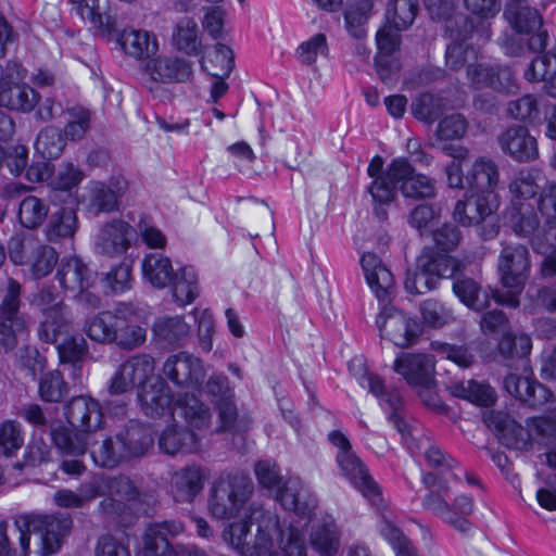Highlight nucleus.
Instances as JSON below:
<instances>
[{"instance_id": "obj_6", "label": "nucleus", "mask_w": 556, "mask_h": 556, "mask_svg": "<svg viewBox=\"0 0 556 556\" xmlns=\"http://www.w3.org/2000/svg\"><path fill=\"white\" fill-rule=\"evenodd\" d=\"M460 266L454 257L440 255L430 248L424 249L417 257L416 269L407 273L405 289L412 294L434 290L440 279L453 278Z\"/></svg>"}, {"instance_id": "obj_32", "label": "nucleus", "mask_w": 556, "mask_h": 556, "mask_svg": "<svg viewBox=\"0 0 556 556\" xmlns=\"http://www.w3.org/2000/svg\"><path fill=\"white\" fill-rule=\"evenodd\" d=\"M159 446L168 455L194 453L200 448V439L193 431L173 425L162 432Z\"/></svg>"}, {"instance_id": "obj_3", "label": "nucleus", "mask_w": 556, "mask_h": 556, "mask_svg": "<svg viewBox=\"0 0 556 556\" xmlns=\"http://www.w3.org/2000/svg\"><path fill=\"white\" fill-rule=\"evenodd\" d=\"M67 419L74 432L65 427L52 430V440L58 448L68 455H83L87 451L84 433L93 432L102 427L103 414L97 401L88 396L74 397L67 406Z\"/></svg>"}, {"instance_id": "obj_18", "label": "nucleus", "mask_w": 556, "mask_h": 556, "mask_svg": "<svg viewBox=\"0 0 556 556\" xmlns=\"http://www.w3.org/2000/svg\"><path fill=\"white\" fill-rule=\"evenodd\" d=\"M389 177L400 182V190L405 198L431 199L435 195V181L422 174L415 173L405 159H396L389 165Z\"/></svg>"}, {"instance_id": "obj_64", "label": "nucleus", "mask_w": 556, "mask_h": 556, "mask_svg": "<svg viewBox=\"0 0 556 556\" xmlns=\"http://www.w3.org/2000/svg\"><path fill=\"white\" fill-rule=\"evenodd\" d=\"M535 177L526 170L517 173L508 185L509 192L514 200H527L538 192Z\"/></svg>"}, {"instance_id": "obj_10", "label": "nucleus", "mask_w": 556, "mask_h": 556, "mask_svg": "<svg viewBox=\"0 0 556 556\" xmlns=\"http://www.w3.org/2000/svg\"><path fill=\"white\" fill-rule=\"evenodd\" d=\"M377 326L382 338L402 349L416 344L422 333V326L416 317L393 305L382 307L377 317Z\"/></svg>"}, {"instance_id": "obj_4", "label": "nucleus", "mask_w": 556, "mask_h": 556, "mask_svg": "<svg viewBox=\"0 0 556 556\" xmlns=\"http://www.w3.org/2000/svg\"><path fill=\"white\" fill-rule=\"evenodd\" d=\"M531 268L527 247L520 243H502L497 258V271L504 291H494L493 298L500 304L510 307L519 305Z\"/></svg>"}, {"instance_id": "obj_26", "label": "nucleus", "mask_w": 556, "mask_h": 556, "mask_svg": "<svg viewBox=\"0 0 556 556\" xmlns=\"http://www.w3.org/2000/svg\"><path fill=\"white\" fill-rule=\"evenodd\" d=\"M361 262L370 289L380 301H386L394 288L393 275L372 253H365Z\"/></svg>"}, {"instance_id": "obj_51", "label": "nucleus", "mask_w": 556, "mask_h": 556, "mask_svg": "<svg viewBox=\"0 0 556 556\" xmlns=\"http://www.w3.org/2000/svg\"><path fill=\"white\" fill-rule=\"evenodd\" d=\"M453 291L465 305L476 311H481L489 306V295L483 293L481 298V288L471 278L456 279L453 283Z\"/></svg>"}, {"instance_id": "obj_35", "label": "nucleus", "mask_w": 556, "mask_h": 556, "mask_svg": "<svg viewBox=\"0 0 556 556\" xmlns=\"http://www.w3.org/2000/svg\"><path fill=\"white\" fill-rule=\"evenodd\" d=\"M143 278L154 288L164 289L175 274L169 257L161 253L147 254L141 263Z\"/></svg>"}, {"instance_id": "obj_39", "label": "nucleus", "mask_w": 556, "mask_h": 556, "mask_svg": "<svg viewBox=\"0 0 556 556\" xmlns=\"http://www.w3.org/2000/svg\"><path fill=\"white\" fill-rule=\"evenodd\" d=\"M529 81H544V89L556 98V50L535 58L525 73Z\"/></svg>"}, {"instance_id": "obj_58", "label": "nucleus", "mask_w": 556, "mask_h": 556, "mask_svg": "<svg viewBox=\"0 0 556 556\" xmlns=\"http://www.w3.org/2000/svg\"><path fill=\"white\" fill-rule=\"evenodd\" d=\"M39 394L46 402H60L67 394V386L58 370L46 372L41 377Z\"/></svg>"}, {"instance_id": "obj_33", "label": "nucleus", "mask_w": 556, "mask_h": 556, "mask_svg": "<svg viewBox=\"0 0 556 556\" xmlns=\"http://www.w3.org/2000/svg\"><path fill=\"white\" fill-rule=\"evenodd\" d=\"M467 76L476 88L490 87L498 91H509L513 86V73L509 68L494 70L483 64L470 65Z\"/></svg>"}, {"instance_id": "obj_24", "label": "nucleus", "mask_w": 556, "mask_h": 556, "mask_svg": "<svg viewBox=\"0 0 556 556\" xmlns=\"http://www.w3.org/2000/svg\"><path fill=\"white\" fill-rule=\"evenodd\" d=\"M206 475L197 465L186 466L175 471L170 479V488L177 502L190 503L203 490Z\"/></svg>"}, {"instance_id": "obj_42", "label": "nucleus", "mask_w": 556, "mask_h": 556, "mask_svg": "<svg viewBox=\"0 0 556 556\" xmlns=\"http://www.w3.org/2000/svg\"><path fill=\"white\" fill-rule=\"evenodd\" d=\"M202 68L214 78L225 79L233 70V52L223 43H217L214 49L201 60Z\"/></svg>"}, {"instance_id": "obj_43", "label": "nucleus", "mask_w": 556, "mask_h": 556, "mask_svg": "<svg viewBox=\"0 0 556 556\" xmlns=\"http://www.w3.org/2000/svg\"><path fill=\"white\" fill-rule=\"evenodd\" d=\"M78 229L76 212L63 207L55 212L46 228L49 241L55 242L62 239L73 238Z\"/></svg>"}, {"instance_id": "obj_29", "label": "nucleus", "mask_w": 556, "mask_h": 556, "mask_svg": "<svg viewBox=\"0 0 556 556\" xmlns=\"http://www.w3.org/2000/svg\"><path fill=\"white\" fill-rule=\"evenodd\" d=\"M121 302L113 309L102 311L86 324V333L94 342L114 344L116 330L121 320Z\"/></svg>"}, {"instance_id": "obj_48", "label": "nucleus", "mask_w": 556, "mask_h": 556, "mask_svg": "<svg viewBox=\"0 0 556 556\" xmlns=\"http://www.w3.org/2000/svg\"><path fill=\"white\" fill-rule=\"evenodd\" d=\"M66 140L60 128L47 126L38 134L35 149L45 159H56L63 153Z\"/></svg>"}, {"instance_id": "obj_27", "label": "nucleus", "mask_w": 556, "mask_h": 556, "mask_svg": "<svg viewBox=\"0 0 556 556\" xmlns=\"http://www.w3.org/2000/svg\"><path fill=\"white\" fill-rule=\"evenodd\" d=\"M141 408L151 417L162 416L170 409L173 396L164 380L155 378L138 392Z\"/></svg>"}, {"instance_id": "obj_20", "label": "nucleus", "mask_w": 556, "mask_h": 556, "mask_svg": "<svg viewBox=\"0 0 556 556\" xmlns=\"http://www.w3.org/2000/svg\"><path fill=\"white\" fill-rule=\"evenodd\" d=\"M410 437L408 447L424 454L428 465L437 470V477L460 480L462 468L451 455L444 453L430 438L418 435L417 431L412 432Z\"/></svg>"}, {"instance_id": "obj_12", "label": "nucleus", "mask_w": 556, "mask_h": 556, "mask_svg": "<svg viewBox=\"0 0 556 556\" xmlns=\"http://www.w3.org/2000/svg\"><path fill=\"white\" fill-rule=\"evenodd\" d=\"M504 16L519 35L529 36L527 47L530 51H541L546 46L547 35L541 31L542 16L523 0H509Z\"/></svg>"}, {"instance_id": "obj_41", "label": "nucleus", "mask_w": 556, "mask_h": 556, "mask_svg": "<svg viewBox=\"0 0 556 556\" xmlns=\"http://www.w3.org/2000/svg\"><path fill=\"white\" fill-rule=\"evenodd\" d=\"M276 496L286 509L298 515H309L313 507L305 501V491L299 478H289L276 490Z\"/></svg>"}, {"instance_id": "obj_62", "label": "nucleus", "mask_w": 556, "mask_h": 556, "mask_svg": "<svg viewBox=\"0 0 556 556\" xmlns=\"http://www.w3.org/2000/svg\"><path fill=\"white\" fill-rule=\"evenodd\" d=\"M536 207L549 227H556V182L546 184L539 193Z\"/></svg>"}, {"instance_id": "obj_8", "label": "nucleus", "mask_w": 556, "mask_h": 556, "mask_svg": "<svg viewBox=\"0 0 556 556\" xmlns=\"http://www.w3.org/2000/svg\"><path fill=\"white\" fill-rule=\"evenodd\" d=\"M21 283L9 278L0 302V344L5 350H13L28 332L27 318L21 312Z\"/></svg>"}, {"instance_id": "obj_11", "label": "nucleus", "mask_w": 556, "mask_h": 556, "mask_svg": "<svg viewBox=\"0 0 556 556\" xmlns=\"http://www.w3.org/2000/svg\"><path fill=\"white\" fill-rule=\"evenodd\" d=\"M155 362L149 354H136L123 362L110 380V394H124L135 387L139 390L154 380Z\"/></svg>"}, {"instance_id": "obj_44", "label": "nucleus", "mask_w": 556, "mask_h": 556, "mask_svg": "<svg viewBox=\"0 0 556 556\" xmlns=\"http://www.w3.org/2000/svg\"><path fill=\"white\" fill-rule=\"evenodd\" d=\"M178 406L187 425L194 430H206L211 424V412L197 396L186 395L178 400Z\"/></svg>"}, {"instance_id": "obj_56", "label": "nucleus", "mask_w": 556, "mask_h": 556, "mask_svg": "<svg viewBox=\"0 0 556 556\" xmlns=\"http://www.w3.org/2000/svg\"><path fill=\"white\" fill-rule=\"evenodd\" d=\"M22 428L14 420H4L0 425V456L12 457L23 446Z\"/></svg>"}, {"instance_id": "obj_19", "label": "nucleus", "mask_w": 556, "mask_h": 556, "mask_svg": "<svg viewBox=\"0 0 556 556\" xmlns=\"http://www.w3.org/2000/svg\"><path fill=\"white\" fill-rule=\"evenodd\" d=\"M134 239L132 227L122 219L105 223L96 237V251L106 257L115 258L125 254Z\"/></svg>"}, {"instance_id": "obj_23", "label": "nucleus", "mask_w": 556, "mask_h": 556, "mask_svg": "<svg viewBox=\"0 0 556 556\" xmlns=\"http://www.w3.org/2000/svg\"><path fill=\"white\" fill-rule=\"evenodd\" d=\"M500 144L506 154L519 162L534 160L539 154L535 138L522 126L506 129L500 137Z\"/></svg>"}, {"instance_id": "obj_57", "label": "nucleus", "mask_w": 556, "mask_h": 556, "mask_svg": "<svg viewBox=\"0 0 556 556\" xmlns=\"http://www.w3.org/2000/svg\"><path fill=\"white\" fill-rule=\"evenodd\" d=\"M131 262L126 260L113 266L102 278L104 287L114 293L124 292L131 287Z\"/></svg>"}, {"instance_id": "obj_22", "label": "nucleus", "mask_w": 556, "mask_h": 556, "mask_svg": "<svg viewBox=\"0 0 556 556\" xmlns=\"http://www.w3.org/2000/svg\"><path fill=\"white\" fill-rule=\"evenodd\" d=\"M153 83H181L192 75V64L177 56L160 55L151 59L144 66Z\"/></svg>"}, {"instance_id": "obj_2", "label": "nucleus", "mask_w": 556, "mask_h": 556, "mask_svg": "<svg viewBox=\"0 0 556 556\" xmlns=\"http://www.w3.org/2000/svg\"><path fill=\"white\" fill-rule=\"evenodd\" d=\"M15 525L18 531V547L12 545L7 526L0 523V556H26L30 553L41 556L54 554L61 546L62 536L68 530L67 520H59L54 517H23Z\"/></svg>"}, {"instance_id": "obj_9", "label": "nucleus", "mask_w": 556, "mask_h": 556, "mask_svg": "<svg viewBox=\"0 0 556 556\" xmlns=\"http://www.w3.org/2000/svg\"><path fill=\"white\" fill-rule=\"evenodd\" d=\"M27 70L16 61L8 62L7 78L0 85V106L12 111L30 112L40 96L25 83Z\"/></svg>"}, {"instance_id": "obj_25", "label": "nucleus", "mask_w": 556, "mask_h": 556, "mask_svg": "<svg viewBox=\"0 0 556 556\" xmlns=\"http://www.w3.org/2000/svg\"><path fill=\"white\" fill-rule=\"evenodd\" d=\"M72 323L73 315L70 307L63 302H56L45 309L43 320L38 327V336L43 342L54 343L61 334L70 331Z\"/></svg>"}, {"instance_id": "obj_60", "label": "nucleus", "mask_w": 556, "mask_h": 556, "mask_svg": "<svg viewBox=\"0 0 556 556\" xmlns=\"http://www.w3.org/2000/svg\"><path fill=\"white\" fill-rule=\"evenodd\" d=\"M371 8L372 3L369 0H362L346 10V27L353 37L363 38L365 36L364 25L367 22Z\"/></svg>"}, {"instance_id": "obj_45", "label": "nucleus", "mask_w": 556, "mask_h": 556, "mask_svg": "<svg viewBox=\"0 0 556 556\" xmlns=\"http://www.w3.org/2000/svg\"><path fill=\"white\" fill-rule=\"evenodd\" d=\"M67 122L62 130L68 141L83 140L91 127V112L80 105H73L65 110Z\"/></svg>"}, {"instance_id": "obj_5", "label": "nucleus", "mask_w": 556, "mask_h": 556, "mask_svg": "<svg viewBox=\"0 0 556 556\" xmlns=\"http://www.w3.org/2000/svg\"><path fill=\"white\" fill-rule=\"evenodd\" d=\"M251 479L242 473L223 472L212 483L207 507L217 519L237 517L253 494Z\"/></svg>"}, {"instance_id": "obj_54", "label": "nucleus", "mask_w": 556, "mask_h": 556, "mask_svg": "<svg viewBox=\"0 0 556 556\" xmlns=\"http://www.w3.org/2000/svg\"><path fill=\"white\" fill-rule=\"evenodd\" d=\"M532 425L536 440L552 447L545 453V459L549 467L556 469V418L538 417Z\"/></svg>"}, {"instance_id": "obj_1", "label": "nucleus", "mask_w": 556, "mask_h": 556, "mask_svg": "<svg viewBox=\"0 0 556 556\" xmlns=\"http://www.w3.org/2000/svg\"><path fill=\"white\" fill-rule=\"evenodd\" d=\"M273 534L279 536V548L286 556H305V541L298 529L279 527L278 517L261 505L250 506L244 520L228 525L223 531L224 541L241 555L262 556L271 553Z\"/></svg>"}, {"instance_id": "obj_50", "label": "nucleus", "mask_w": 556, "mask_h": 556, "mask_svg": "<svg viewBox=\"0 0 556 556\" xmlns=\"http://www.w3.org/2000/svg\"><path fill=\"white\" fill-rule=\"evenodd\" d=\"M329 46L325 34L318 33L302 41L296 48L295 55L303 65H314L319 59H326Z\"/></svg>"}, {"instance_id": "obj_38", "label": "nucleus", "mask_w": 556, "mask_h": 556, "mask_svg": "<svg viewBox=\"0 0 556 556\" xmlns=\"http://www.w3.org/2000/svg\"><path fill=\"white\" fill-rule=\"evenodd\" d=\"M446 389L451 395L480 406H489L495 402L494 390L484 382L476 380L452 381Z\"/></svg>"}, {"instance_id": "obj_61", "label": "nucleus", "mask_w": 556, "mask_h": 556, "mask_svg": "<svg viewBox=\"0 0 556 556\" xmlns=\"http://www.w3.org/2000/svg\"><path fill=\"white\" fill-rule=\"evenodd\" d=\"M170 544L160 527H150L142 536L141 553L144 556H167Z\"/></svg>"}, {"instance_id": "obj_63", "label": "nucleus", "mask_w": 556, "mask_h": 556, "mask_svg": "<svg viewBox=\"0 0 556 556\" xmlns=\"http://www.w3.org/2000/svg\"><path fill=\"white\" fill-rule=\"evenodd\" d=\"M441 99L431 93L420 94L412 104L414 115L425 122H433L442 111Z\"/></svg>"}, {"instance_id": "obj_30", "label": "nucleus", "mask_w": 556, "mask_h": 556, "mask_svg": "<svg viewBox=\"0 0 556 556\" xmlns=\"http://www.w3.org/2000/svg\"><path fill=\"white\" fill-rule=\"evenodd\" d=\"M118 41L126 54L138 60L150 58L159 50L155 35L143 29L126 28Z\"/></svg>"}, {"instance_id": "obj_55", "label": "nucleus", "mask_w": 556, "mask_h": 556, "mask_svg": "<svg viewBox=\"0 0 556 556\" xmlns=\"http://www.w3.org/2000/svg\"><path fill=\"white\" fill-rule=\"evenodd\" d=\"M58 262L56 252L48 245L36 243L31 251L27 264L30 266V271L35 278H42L49 275Z\"/></svg>"}, {"instance_id": "obj_17", "label": "nucleus", "mask_w": 556, "mask_h": 556, "mask_svg": "<svg viewBox=\"0 0 556 556\" xmlns=\"http://www.w3.org/2000/svg\"><path fill=\"white\" fill-rule=\"evenodd\" d=\"M121 320L116 330L114 344L122 350L132 351L147 341L148 324L141 318L139 307L130 302H121Z\"/></svg>"}, {"instance_id": "obj_49", "label": "nucleus", "mask_w": 556, "mask_h": 556, "mask_svg": "<svg viewBox=\"0 0 556 556\" xmlns=\"http://www.w3.org/2000/svg\"><path fill=\"white\" fill-rule=\"evenodd\" d=\"M500 353L505 358H517L520 368H526L529 359L527 355L531 350V340L526 334L506 333L498 344Z\"/></svg>"}, {"instance_id": "obj_40", "label": "nucleus", "mask_w": 556, "mask_h": 556, "mask_svg": "<svg viewBox=\"0 0 556 556\" xmlns=\"http://www.w3.org/2000/svg\"><path fill=\"white\" fill-rule=\"evenodd\" d=\"M152 331L162 342L181 345L190 333V326L181 316H162L155 319Z\"/></svg>"}, {"instance_id": "obj_46", "label": "nucleus", "mask_w": 556, "mask_h": 556, "mask_svg": "<svg viewBox=\"0 0 556 556\" xmlns=\"http://www.w3.org/2000/svg\"><path fill=\"white\" fill-rule=\"evenodd\" d=\"M418 10V0H390L386 21L396 30H405L414 23Z\"/></svg>"}, {"instance_id": "obj_15", "label": "nucleus", "mask_w": 556, "mask_h": 556, "mask_svg": "<svg viewBox=\"0 0 556 556\" xmlns=\"http://www.w3.org/2000/svg\"><path fill=\"white\" fill-rule=\"evenodd\" d=\"M535 419H531L526 429L505 412H491L485 416L488 427L496 433L500 441L508 448L518 451H527L532 441L536 440L532 429Z\"/></svg>"}, {"instance_id": "obj_13", "label": "nucleus", "mask_w": 556, "mask_h": 556, "mask_svg": "<svg viewBox=\"0 0 556 556\" xmlns=\"http://www.w3.org/2000/svg\"><path fill=\"white\" fill-rule=\"evenodd\" d=\"M162 370L176 387L187 390H199L206 377L202 361L187 352L168 356Z\"/></svg>"}, {"instance_id": "obj_47", "label": "nucleus", "mask_w": 556, "mask_h": 556, "mask_svg": "<svg viewBox=\"0 0 556 556\" xmlns=\"http://www.w3.org/2000/svg\"><path fill=\"white\" fill-rule=\"evenodd\" d=\"M77 13L101 33H109L115 28L114 20L102 11L99 0H71Z\"/></svg>"}, {"instance_id": "obj_36", "label": "nucleus", "mask_w": 556, "mask_h": 556, "mask_svg": "<svg viewBox=\"0 0 556 556\" xmlns=\"http://www.w3.org/2000/svg\"><path fill=\"white\" fill-rule=\"evenodd\" d=\"M172 43L182 53L200 55L202 53V39L198 24L189 17L180 18L173 30Z\"/></svg>"}, {"instance_id": "obj_31", "label": "nucleus", "mask_w": 556, "mask_h": 556, "mask_svg": "<svg viewBox=\"0 0 556 556\" xmlns=\"http://www.w3.org/2000/svg\"><path fill=\"white\" fill-rule=\"evenodd\" d=\"M117 443L122 446L123 457H139L152 446L153 438L149 428L130 421L126 429L117 434Z\"/></svg>"}, {"instance_id": "obj_37", "label": "nucleus", "mask_w": 556, "mask_h": 556, "mask_svg": "<svg viewBox=\"0 0 556 556\" xmlns=\"http://www.w3.org/2000/svg\"><path fill=\"white\" fill-rule=\"evenodd\" d=\"M467 180L470 191H495L500 182L498 166L489 157H479L475 161Z\"/></svg>"}, {"instance_id": "obj_7", "label": "nucleus", "mask_w": 556, "mask_h": 556, "mask_svg": "<svg viewBox=\"0 0 556 556\" xmlns=\"http://www.w3.org/2000/svg\"><path fill=\"white\" fill-rule=\"evenodd\" d=\"M330 442L339 448L337 462L342 475L366 497L371 505L382 504L381 490L369 475L366 465L352 451L348 438L340 431L329 433Z\"/></svg>"}, {"instance_id": "obj_14", "label": "nucleus", "mask_w": 556, "mask_h": 556, "mask_svg": "<svg viewBox=\"0 0 556 556\" xmlns=\"http://www.w3.org/2000/svg\"><path fill=\"white\" fill-rule=\"evenodd\" d=\"M450 481V479L437 477L432 472L425 473L422 476V482L429 492L422 500V506L442 518L459 532L466 533L471 528V523L468 519L452 516L450 504L445 500V496L451 490Z\"/></svg>"}, {"instance_id": "obj_34", "label": "nucleus", "mask_w": 556, "mask_h": 556, "mask_svg": "<svg viewBox=\"0 0 556 556\" xmlns=\"http://www.w3.org/2000/svg\"><path fill=\"white\" fill-rule=\"evenodd\" d=\"M169 282L173 299L179 306L191 304L200 294L199 278L192 267L178 268Z\"/></svg>"}, {"instance_id": "obj_59", "label": "nucleus", "mask_w": 556, "mask_h": 556, "mask_svg": "<svg viewBox=\"0 0 556 556\" xmlns=\"http://www.w3.org/2000/svg\"><path fill=\"white\" fill-rule=\"evenodd\" d=\"M91 457L98 466L108 468L117 466L124 459L122 446L111 438H106L101 444L93 446Z\"/></svg>"}, {"instance_id": "obj_28", "label": "nucleus", "mask_w": 556, "mask_h": 556, "mask_svg": "<svg viewBox=\"0 0 556 556\" xmlns=\"http://www.w3.org/2000/svg\"><path fill=\"white\" fill-rule=\"evenodd\" d=\"M56 277L61 287L72 292L89 289L94 281L93 274L78 257L62 260Z\"/></svg>"}, {"instance_id": "obj_16", "label": "nucleus", "mask_w": 556, "mask_h": 556, "mask_svg": "<svg viewBox=\"0 0 556 556\" xmlns=\"http://www.w3.org/2000/svg\"><path fill=\"white\" fill-rule=\"evenodd\" d=\"M393 370L409 386L427 388L433 384L435 358L427 353H400L393 363Z\"/></svg>"}, {"instance_id": "obj_52", "label": "nucleus", "mask_w": 556, "mask_h": 556, "mask_svg": "<svg viewBox=\"0 0 556 556\" xmlns=\"http://www.w3.org/2000/svg\"><path fill=\"white\" fill-rule=\"evenodd\" d=\"M117 192L102 182H92L88 188V210L93 214L117 210Z\"/></svg>"}, {"instance_id": "obj_53", "label": "nucleus", "mask_w": 556, "mask_h": 556, "mask_svg": "<svg viewBox=\"0 0 556 556\" xmlns=\"http://www.w3.org/2000/svg\"><path fill=\"white\" fill-rule=\"evenodd\" d=\"M49 206L39 198L28 195L20 203L18 220L29 229L37 228L47 218Z\"/></svg>"}, {"instance_id": "obj_21", "label": "nucleus", "mask_w": 556, "mask_h": 556, "mask_svg": "<svg viewBox=\"0 0 556 556\" xmlns=\"http://www.w3.org/2000/svg\"><path fill=\"white\" fill-rule=\"evenodd\" d=\"M470 192L475 214H467V208H471V200H458L453 212L454 219L466 227L480 224L498 207V197L495 191Z\"/></svg>"}]
</instances>
